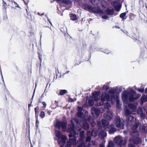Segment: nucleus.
<instances>
[{
  "mask_svg": "<svg viewBox=\"0 0 147 147\" xmlns=\"http://www.w3.org/2000/svg\"><path fill=\"white\" fill-rule=\"evenodd\" d=\"M84 134V131H82L80 132V138L79 139V141H84V140L85 138Z\"/></svg>",
  "mask_w": 147,
  "mask_h": 147,
  "instance_id": "a211bd4d",
  "label": "nucleus"
},
{
  "mask_svg": "<svg viewBox=\"0 0 147 147\" xmlns=\"http://www.w3.org/2000/svg\"><path fill=\"white\" fill-rule=\"evenodd\" d=\"M93 111H92V116L95 117H97L100 113V111L98 109H95L93 107Z\"/></svg>",
  "mask_w": 147,
  "mask_h": 147,
  "instance_id": "ddd939ff",
  "label": "nucleus"
},
{
  "mask_svg": "<svg viewBox=\"0 0 147 147\" xmlns=\"http://www.w3.org/2000/svg\"><path fill=\"white\" fill-rule=\"evenodd\" d=\"M112 4L114 6L115 9L116 11H120L121 7L120 4H118L116 1L113 2Z\"/></svg>",
  "mask_w": 147,
  "mask_h": 147,
  "instance_id": "f8f14e48",
  "label": "nucleus"
},
{
  "mask_svg": "<svg viewBox=\"0 0 147 147\" xmlns=\"http://www.w3.org/2000/svg\"><path fill=\"white\" fill-rule=\"evenodd\" d=\"M75 128V125L73 123H72L69 127L70 130H74Z\"/></svg>",
  "mask_w": 147,
  "mask_h": 147,
  "instance_id": "ea45409f",
  "label": "nucleus"
},
{
  "mask_svg": "<svg viewBox=\"0 0 147 147\" xmlns=\"http://www.w3.org/2000/svg\"><path fill=\"white\" fill-rule=\"evenodd\" d=\"M97 134V131H94L92 130V136L96 137Z\"/></svg>",
  "mask_w": 147,
  "mask_h": 147,
  "instance_id": "a18cd8bd",
  "label": "nucleus"
},
{
  "mask_svg": "<svg viewBox=\"0 0 147 147\" xmlns=\"http://www.w3.org/2000/svg\"><path fill=\"white\" fill-rule=\"evenodd\" d=\"M7 5V3L5 2L3 0L2 6L4 7V9L5 10L6 9V6Z\"/></svg>",
  "mask_w": 147,
  "mask_h": 147,
  "instance_id": "37998d69",
  "label": "nucleus"
},
{
  "mask_svg": "<svg viewBox=\"0 0 147 147\" xmlns=\"http://www.w3.org/2000/svg\"><path fill=\"white\" fill-rule=\"evenodd\" d=\"M113 146V143L112 142H109L108 147H112Z\"/></svg>",
  "mask_w": 147,
  "mask_h": 147,
  "instance_id": "de8ad7c7",
  "label": "nucleus"
},
{
  "mask_svg": "<svg viewBox=\"0 0 147 147\" xmlns=\"http://www.w3.org/2000/svg\"><path fill=\"white\" fill-rule=\"evenodd\" d=\"M142 109L141 108H139L138 110V113H140V112H142Z\"/></svg>",
  "mask_w": 147,
  "mask_h": 147,
  "instance_id": "4d7b16f0",
  "label": "nucleus"
},
{
  "mask_svg": "<svg viewBox=\"0 0 147 147\" xmlns=\"http://www.w3.org/2000/svg\"><path fill=\"white\" fill-rule=\"evenodd\" d=\"M114 142L121 146L124 145L126 144L125 140L124 141L122 138L120 136L116 137L115 138Z\"/></svg>",
  "mask_w": 147,
  "mask_h": 147,
  "instance_id": "39448f33",
  "label": "nucleus"
},
{
  "mask_svg": "<svg viewBox=\"0 0 147 147\" xmlns=\"http://www.w3.org/2000/svg\"><path fill=\"white\" fill-rule=\"evenodd\" d=\"M115 125L119 129H123L124 128V121L122 119H120L119 116H117L115 119Z\"/></svg>",
  "mask_w": 147,
  "mask_h": 147,
  "instance_id": "7ed1b4c3",
  "label": "nucleus"
},
{
  "mask_svg": "<svg viewBox=\"0 0 147 147\" xmlns=\"http://www.w3.org/2000/svg\"><path fill=\"white\" fill-rule=\"evenodd\" d=\"M102 123L103 126L105 128L107 127V126L109 123L108 121L105 119L102 120Z\"/></svg>",
  "mask_w": 147,
  "mask_h": 147,
  "instance_id": "aec40b11",
  "label": "nucleus"
},
{
  "mask_svg": "<svg viewBox=\"0 0 147 147\" xmlns=\"http://www.w3.org/2000/svg\"><path fill=\"white\" fill-rule=\"evenodd\" d=\"M67 123L64 121H57L56 123L54 124L55 127L57 128L58 130H59L61 127L63 130L64 129H66L67 128Z\"/></svg>",
  "mask_w": 147,
  "mask_h": 147,
  "instance_id": "20e7f679",
  "label": "nucleus"
},
{
  "mask_svg": "<svg viewBox=\"0 0 147 147\" xmlns=\"http://www.w3.org/2000/svg\"><path fill=\"white\" fill-rule=\"evenodd\" d=\"M102 89L106 90H107L109 88L108 86L104 85L102 87Z\"/></svg>",
  "mask_w": 147,
  "mask_h": 147,
  "instance_id": "a19ab883",
  "label": "nucleus"
},
{
  "mask_svg": "<svg viewBox=\"0 0 147 147\" xmlns=\"http://www.w3.org/2000/svg\"><path fill=\"white\" fill-rule=\"evenodd\" d=\"M97 12L100 13H103V11L101 10H98Z\"/></svg>",
  "mask_w": 147,
  "mask_h": 147,
  "instance_id": "bf43d9fd",
  "label": "nucleus"
},
{
  "mask_svg": "<svg viewBox=\"0 0 147 147\" xmlns=\"http://www.w3.org/2000/svg\"><path fill=\"white\" fill-rule=\"evenodd\" d=\"M71 144H70L69 142H67V144L65 145V147H71Z\"/></svg>",
  "mask_w": 147,
  "mask_h": 147,
  "instance_id": "3c124183",
  "label": "nucleus"
},
{
  "mask_svg": "<svg viewBox=\"0 0 147 147\" xmlns=\"http://www.w3.org/2000/svg\"><path fill=\"white\" fill-rule=\"evenodd\" d=\"M34 110L35 113V118H38L39 110V107L37 106L36 107L34 108Z\"/></svg>",
  "mask_w": 147,
  "mask_h": 147,
  "instance_id": "4be33fe9",
  "label": "nucleus"
},
{
  "mask_svg": "<svg viewBox=\"0 0 147 147\" xmlns=\"http://www.w3.org/2000/svg\"><path fill=\"white\" fill-rule=\"evenodd\" d=\"M129 107L131 109L133 110H135L137 109L136 106L132 104H129Z\"/></svg>",
  "mask_w": 147,
  "mask_h": 147,
  "instance_id": "393cba45",
  "label": "nucleus"
},
{
  "mask_svg": "<svg viewBox=\"0 0 147 147\" xmlns=\"http://www.w3.org/2000/svg\"><path fill=\"white\" fill-rule=\"evenodd\" d=\"M83 113L82 112H78L77 113V116L79 117H81L83 115Z\"/></svg>",
  "mask_w": 147,
  "mask_h": 147,
  "instance_id": "c03bdc74",
  "label": "nucleus"
},
{
  "mask_svg": "<svg viewBox=\"0 0 147 147\" xmlns=\"http://www.w3.org/2000/svg\"><path fill=\"white\" fill-rule=\"evenodd\" d=\"M101 5L102 6L104 7H106L108 5L107 3L105 1H102L101 2Z\"/></svg>",
  "mask_w": 147,
  "mask_h": 147,
  "instance_id": "2f4dec72",
  "label": "nucleus"
},
{
  "mask_svg": "<svg viewBox=\"0 0 147 147\" xmlns=\"http://www.w3.org/2000/svg\"><path fill=\"white\" fill-rule=\"evenodd\" d=\"M100 93V91L94 92L92 93V99H94L95 100H97L100 99L99 95Z\"/></svg>",
  "mask_w": 147,
  "mask_h": 147,
  "instance_id": "9b49d317",
  "label": "nucleus"
},
{
  "mask_svg": "<svg viewBox=\"0 0 147 147\" xmlns=\"http://www.w3.org/2000/svg\"><path fill=\"white\" fill-rule=\"evenodd\" d=\"M139 125L138 122L134 124L132 127V130H136V129L138 127V125Z\"/></svg>",
  "mask_w": 147,
  "mask_h": 147,
  "instance_id": "72a5a7b5",
  "label": "nucleus"
},
{
  "mask_svg": "<svg viewBox=\"0 0 147 147\" xmlns=\"http://www.w3.org/2000/svg\"><path fill=\"white\" fill-rule=\"evenodd\" d=\"M42 104L43 105V106L42 107L43 108H45L47 105V104H46V103L45 102H42Z\"/></svg>",
  "mask_w": 147,
  "mask_h": 147,
  "instance_id": "5fc2aeb1",
  "label": "nucleus"
},
{
  "mask_svg": "<svg viewBox=\"0 0 147 147\" xmlns=\"http://www.w3.org/2000/svg\"><path fill=\"white\" fill-rule=\"evenodd\" d=\"M140 92H143L144 91V87L143 86H142L137 89Z\"/></svg>",
  "mask_w": 147,
  "mask_h": 147,
  "instance_id": "473e14b6",
  "label": "nucleus"
},
{
  "mask_svg": "<svg viewBox=\"0 0 147 147\" xmlns=\"http://www.w3.org/2000/svg\"><path fill=\"white\" fill-rule=\"evenodd\" d=\"M51 112L50 111H47V112L48 114L49 115L50 114Z\"/></svg>",
  "mask_w": 147,
  "mask_h": 147,
  "instance_id": "774afa93",
  "label": "nucleus"
},
{
  "mask_svg": "<svg viewBox=\"0 0 147 147\" xmlns=\"http://www.w3.org/2000/svg\"><path fill=\"white\" fill-rule=\"evenodd\" d=\"M67 142H69L70 144V143L72 145L76 144V137H74L72 138H70Z\"/></svg>",
  "mask_w": 147,
  "mask_h": 147,
  "instance_id": "2eb2a0df",
  "label": "nucleus"
},
{
  "mask_svg": "<svg viewBox=\"0 0 147 147\" xmlns=\"http://www.w3.org/2000/svg\"><path fill=\"white\" fill-rule=\"evenodd\" d=\"M129 147H135L134 146L131 144H129L128 146Z\"/></svg>",
  "mask_w": 147,
  "mask_h": 147,
  "instance_id": "680f3d73",
  "label": "nucleus"
},
{
  "mask_svg": "<svg viewBox=\"0 0 147 147\" xmlns=\"http://www.w3.org/2000/svg\"><path fill=\"white\" fill-rule=\"evenodd\" d=\"M67 93V91L66 90H60L59 94L60 95H62Z\"/></svg>",
  "mask_w": 147,
  "mask_h": 147,
  "instance_id": "cd10ccee",
  "label": "nucleus"
},
{
  "mask_svg": "<svg viewBox=\"0 0 147 147\" xmlns=\"http://www.w3.org/2000/svg\"><path fill=\"white\" fill-rule=\"evenodd\" d=\"M87 135H90V136H92V132L90 131H88L87 133Z\"/></svg>",
  "mask_w": 147,
  "mask_h": 147,
  "instance_id": "13d9d810",
  "label": "nucleus"
},
{
  "mask_svg": "<svg viewBox=\"0 0 147 147\" xmlns=\"http://www.w3.org/2000/svg\"><path fill=\"white\" fill-rule=\"evenodd\" d=\"M131 114V112L128 109H126L125 111V114L126 116H128Z\"/></svg>",
  "mask_w": 147,
  "mask_h": 147,
  "instance_id": "4c0bfd02",
  "label": "nucleus"
},
{
  "mask_svg": "<svg viewBox=\"0 0 147 147\" xmlns=\"http://www.w3.org/2000/svg\"><path fill=\"white\" fill-rule=\"evenodd\" d=\"M141 104L143 105L144 102L147 101V94L145 95V94H143L141 98Z\"/></svg>",
  "mask_w": 147,
  "mask_h": 147,
  "instance_id": "6ab92c4d",
  "label": "nucleus"
},
{
  "mask_svg": "<svg viewBox=\"0 0 147 147\" xmlns=\"http://www.w3.org/2000/svg\"><path fill=\"white\" fill-rule=\"evenodd\" d=\"M116 91V89L113 88L109 90L107 93L105 92H103L101 96L102 102L98 105L99 106L102 105L103 102L106 100L107 101H110L112 103L116 100L117 102V107L118 109H120L121 107V104L119 99V94H117L116 95L115 94Z\"/></svg>",
  "mask_w": 147,
  "mask_h": 147,
  "instance_id": "f257e3e1",
  "label": "nucleus"
},
{
  "mask_svg": "<svg viewBox=\"0 0 147 147\" xmlns=\"http://www.w3.org/2000/svg\"><path fill=\"white\" fill-rule=\"evenodd\" d=\"M70 17L71 20H75L77 19V16L75 14H70Z\"/></svg>",
  "mask_w": 147,
  "mask_h": 147,
  "instance_id": "a878e982",
  "label": "nucleus"
},
{
  "mask_svg": "<svg viewBox=\"0 0 147 147\" xmlns=\"http://www.w3.org/2000/svg\"><path fill=\"white\" fill-rule=\"evenodd\" d=\"M106 13L108 14L112 15L113 13V9H108L106 11Z\"/></svg>",
  "mask_w": 147,
  "mask_h": 147,
  "instance_id": "c85d7f7f",
  "label": "nucleus"
},
{
  "mask_svg": "<svg viewBox=\"0 0 147 147\" xmlns=\"http://www.w3.org/2000/svg\"><path fill=\"white\" fill-rule=\"evenodd\" d=\"M99 135H100L102 138H104L106 136L107 133L105 131L102 130L100 132Z\"/></svg>",
  "mask_w": 147,
  "mask_h": 147,
  "instance_id": "b1692460",
  "label": "nucleus"
},
{
  "mask_svg": "<svg viewBox=\"0 0 147 147\" xmlns=\"http://www.w3.org/2000/svg\"><path fill=\"white\" fill-rule=\"evenodd\" d=\"M36 126L37 128L38 127V125L39 124V121L38 120V118H36Z\"/></svg>",
  "mask_w": 147,
  "mask_h": 147,
  "instance_id": "49530a36",
  "label": "nucleus"
},
{
  "mask_svg": "<svg viewBox=\"0 0 147 147\" xmlns=\"http://www.w3.org/2000/svg\"><path fill=\"white\" fill-rule=\"evenodd\" d=\"M82 8L85 10L92 12V6L90 4L84 3L82 4Z\"/></svg>",
  "mask_w": 147,
  "mask_h": 147,
  "instance_id": "0eeeda50",
  "label": "nucleus"
},
{
  "mask_svg": "<svg viewBox=\"0 0 147 147\" xmlns=\"http://www.w3.org/2000/svg\"><path fill=\"white\" fill-rule=\"evenodd\" d=\"M38 57L40 60V64L39 65V67L40 68V69L41 67V63H42V55L40 54L39 52L38 53Z\"/></svg>",
  "mask_w": 147,
  "mask_h": 147,
  "instance_id": "bb28decb",
  "label": "nucleus"
},
{
  "mask_svg": "<svg viewBox=\"0 0 147 147\" xmlns=\"http://www.w3.org/2000/svg\"><path fill=\"white\" fill-rule=\"evenodd\" d=\"M141 96L140 94H136V92L132 88H129L127 90L122 93V98L124 103H127L128 101L133 102Z\"/></svg>",
  "mask_w": 147,
  "mask_h": 147,
  "instance_id": "f03ea898",
  "label": "nucleus"
},
{
  "mask_svg": "<svg viewBox=\"0 0 147 147\" xmlns=\"http://www.w3.org/2000/svg\"><path fill=\"white\" fill-rule=\"evenodd\" d=\"M140 131L142 133H147V128L144 125H141L140 127Z\"/></svg>",
  "mask_w": 147,
  "mask_h": 147,
  "instance_id": "dca6fc26",
  "label": "nucleus"
},
{
  "mask_svg": "<svg viewBox=\"0 0 147 147\" xmlns=\"http://www.w3.org/2000/svg\"><path fill=\"white\" fill-rule=\"evenodd\" d=\"M78 112H82L83 110V108L81 107H78Z\"/></svg>",
  "mask_w": 147,
  "mask_h": 147,
  "instance_id": "864d4df0",
  "label": "nucleus"
},
{
  "mask_svg": "<svg viewBox=\"0 0 147 147\" xmlns=\"http://www.w3.org/2000/svg\"><path fill=\"white\" fill-rule=\"evenodd\" d=\"M55 136L59 138H60L61 136H63L61 134V132L59 131H55Z\"/></svg>",
  "mask_w": 147,
  "mask_h": 147,
  "instance_id": "412c9836",
  "label": "nucleus"
},
{
  "mask_svg": "<svg viewBox=\"0 0 147 147\" xmlns=\"http://www.w3.org/2000/svg\"><path fill=\"white\" fill-rule=\"evenodd\" d=\"M40 116L42 118H44L45 117V113L44 112L42 111L40 112Z\"/></svg>",
  "mask_w": 147,
  "mask_h": 147,
  "instance_id": "58836bf2",
  "label": "nucleus"
},
{
  "mask_svg": "<svg viewBox=\"0 0 147 147\" xmlns=\"http://www.w3.org/2000/svg\"><path fill=\"white\" fill-rule=\"evenodd\" d=\"M38 14L39 15V16H42L44 15V13H42V14H40L38 12Z\"/></svg>",
  "mask_w": 147,
  "mask_h": 147,
  "instance_id": "69168bd1",
  "label": "nucleus"
},
{
  "mask_svg": "<svg viewBox=\"0 0 147 147\" xmlns=\"http://www.w3.org/2000/svg\"><path fill=\"white\" fill-rule=\"evenodd\" d=\"M91 139V138L90 136H87L86 138V142L89 141Z\"/></svg>",
  "mask_w": 147,
  "mask_h": 147,
  "instance_id": "8fccbe9b",
  "label": "nucleus"
},
{
  "mask_svg": "<svg viewBox=\"0 0 147 147\" xmlns=\"http://www.w3.org/2000/svg\"><path fill=\"white\" fill-rule=\"evenodd\" d=\"M70 133L75 136L76 135V131L74 130H70Z\"/></svg>",
  "mask_w": 147,
  "mask_h": 147,
  "instance_id": "79ce46f5",
  "label": "nucleus"
},
{
  "mask_svg": "<svg viewBox=\"0 0 147 147\" xmlns=\"http://www.w3.org/2000/svg\"><path fill=\"white\" fill-rule=\"evenodd\" d=\"M145 114L143 113H142L141 115V118L144 119L145 117Z\"/></svg>",
  "mask_w": 147,
  "mask_h": 147,
  "instance_id": "603ef678",
  "label": "nucleus"
},
{
  "mask_svg": "<svg viewBox=\"0 0 147 147\" xmlns=\"http://www.w3.org/2000/svg\"><path fill=\"white\" fill-rule=\"evenodd\" d=\"M113 117L112 112L109 111L104 115V117L107 120H111Z\"/></svg>",
  "mask_w": 147,
  "mask_h": 147,
  "instance_id": "9d476101",
  "label": "nucleus"
},
{
  "mask_svg": "<svg viewBox=\"0 0 147 147\" xmlns=\"http://www.w3.org/2000/svg\"><path fill=\"white\" fill-rule=\"evenodd\" d=\"M100 51H101L105 53L108 54L110 53V51L109 50L107 49V50H104L102 49H101V50H100Z\"/></svg>",
  "mask_w": 147,
  "mask_h": 147,
  "instance_id": "e433bc0d",
  "label": "nucleus"
},
{
  "mask_svg": "<svg viewBox=\"0 0 147 147\" xmlns=\"http://www.w3.org/2000/svg\"><path fill=\"white\" fill-rule=\"evenodd\" d=\"M69 100L71 102H73L74 101L73 99L72 98H69Z\"/></svg>",
  "mask_w": 147,
  "mask_h": 147,
  "instance_id": "338daca9",
  "label": "nucleus"
},
{
  "mask_svg": "<svg viewBox=\"0 0 147 147\" xmlns=\"http://www.w3.org/2000/svg\"><path fill=\"white\" fill-rule=\"evenodd\" d=\"M88 103L90 106H92V99H90L88 100Z\"/></svg>",
  "mask_w": 147,
  "mask_h": 147,
  "instance_id": "09e8293b",
  "label": "nucleus"
},
{
  "mask_svg": "<svg viewBox=\"0 0 147 147\" xmlns=\"http://www.w3.org/2000/svg\"><path fill=\"white\" fill-rule=\"evenodd\" d=\"M11 4L10 5L9 4H8V6H11L12 8H15L16 7H20L18 5L15 1L13 2L11 1Z\"/></svg>",
  "mask_w": 147,
  "mask_h": 147,
  "instance_id": "f3484780",
  "label": "nucleus"
},
{
  "mask_svg": "<svg viewBox=\"0 0 147 147\" xmlns=\"http://www.w3.org/2000/svg\"><path fill=\"white\" fill-rule=\"evenodd\" d=\"M136 121V119L132 116H130L127 118L126 121L128 125H131Z\"/></svg>",
  "mask_w": 147,
  "mask_h": 147,
  "instance_id": "6e6552de",
  "label": "nucleus"
},
{
  "mask_svg": "<svg viewBox=\"0 0 147 147\" xmlns=\"http://www.w3.org/2000/svg\"><path fill=\"white\" fill-rule=\"evenodd\" d=\"M73 136H74L72 134H71L70 133V134L69 135V137L70 138H71Z\"/></svg>",
  "mask_w": 147,
  "mask_h": 147,
  "instance_id": "e2e57ef3",
  "label": "nucleus"
},
{
  "mask_svg": "<svg viewBox=\"0 0 147 147\" xmlns=\"http://www.w3.org/2000/svg\"><path fill=\"white\" fill-rule=\"evenodd\" d=\"M83 128L86 130H88L89 129V126L88 123L86 122H85L83 124Z\"/></svg>",
  "mask_w": 147,
  "mask_h": 147,
  "instance_id": "5701e85b",
  "label": "nucleus"
},
{
  "mask_svg": "<svg viewBox=\"0 0 147 147\" xmlns=\"http://www.w3.org/2000/svg\"><path fill=\"white\" fill-rule=\"evenodd\" d=\"M42 97H43V95H42L41 96V97L39 98V99L38 100V102L39 103H40L41 102V100H42Z\"/></svg>",
  "mask_w": 147,
  "mask_h": 147,
  "instance_id": "052dcab7",
  "label": "nucleus"
},
{
  "mask_svg": "<svg viewBox=\"0 0 147 147\" xmlns=\"http://www.w3.org/2000/svg\"><path fill=\"white\" fill-rule=\"evenodd\" d=\"M100 147H105V145L103 144H101L100 145Z\"/></svg>",
  "mask_w": 147,
  "mask_h": 147,
  "instance_id": "0e129e2a",
  "label": "nucleus"
},
{
  "mask_svg": "<svg viewBox=\"0 0 147 147\" xmlns=\"http://www.w3.org/2000/svg\"><path fill=\"white\" fill-rule=\"evenodd\" d=\"M80 144L78 145L77 147H85L86 144L84 143V141H80Z\"/></svg>",
  "mask_w": 147,
  "mask_h": 147,
  "instance_id": "c756f323",
  "label": "nucleus"
},
{
  "mask_svg": "<svg viewBox=\"0 0 147 147\" xmlns=\"http://www.w3.org/2000/svg\"><path fill=\"white\" fill-rule=\"evenodd\" d=\"M61 140H58V143L59 144L61 143V147H63L65 145L66 140L67 139L66 136L63 135L61 137Z\"/></svg>",
  "mask_w": 147,
  "mask_h": 147,
  "instance_id": "1a4fd4ad",
  "label": "nucleus"
},
{
  "mask_svg": "<svg viewBox=\"0 0 147 147\" xmlns=\"http://www.w3.org/2000/svg\"><path fill=\"white\" fill-rule=\"evenodd\" d=\"M110 131H109V134H113L116 131V129L115 128L114 126L113 125H111L109 127Z\"/></svg>",
  "mask_w": 147,
  "mask_h": 147,
  "instance_id": "4468645a",
  "label": "nucleus"
},
{
  "mask_svg": "<svg viewBox=\"0 0 147 147\" xmlns=\"http://www.w3.org/2000/svg\"><path fill=\"white\" fill-rule=\"evenodd\" d=\"M102 18L104 19L107 20L108 19V17L107 15H103Z\"/></svg>",
  "mask_w": 147,
  "mask_h": 147,
  "instance_id": "6e6d98bb",
  "label": "nucleus"
},
{
  "mask_svg": "<svg viewBox=\"0 0 147 147\" xmlns=\"http://www.w3.org/2000/svg\"><path fill=\"white\" fill-rule=\"evenodd\" d=\"M131 135L133 137H136L137 138L135 140H134L133 142L135 144H137L140 142L141 140L138 138V133L136 130H133L131 133Z\"/></svg>",
  "mask_w": 147,
  "mask_h": 147,
  "instance_id": "423d86ee",
  "label": "nucleus"
},
{
  "mask_svg": "<svg viewBox=\"0 0 147 147\" xmlns=\"http://www.w3.org/2000/svg\"><path fill=\"white\" fill-rule=\"evenodd\" d=\"M120 17L123 19H126V13H122L120 15Z\"/></svg>",
  "mask_w": 147,
  "mask_h": 147,
  "instance_id": "c9c22d12",
  "label": "nucleus"
},
{
  "mask_svg": "<svg viewBox=\"0 0 147 147\" xmlns=\"http://www.w3.org/2000/svg\"><path fill=\"white\" fill-rule=\"evenodd\" d=\"M61 2L64 4L68 5L70 3L69 0H62Z\"/></svg>",
  "mask_w": 147,
  "mask_h": 147,
  "instance_id": "7c9ffc66",
  "label": "nucleus"
},
{
  "mask_svg": "<svg viewBox=\"0 0 147 147\" xmlns=\"http://www.w3.org/2000/svg\"><path fill=\"white\" fill-rule=\"evenodd\" d=\"M104 107L106 109L108 108L111 107L110 104L108 102L105 103L104 105Z\"/></svg>",
  "mask_w": 147,
  "mask_h": 147,
  "instance_id": "f704fd0d",
  "label": "nucleus"
}]
</instances>
